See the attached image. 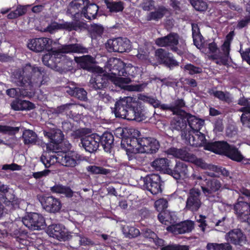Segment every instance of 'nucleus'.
<instances>
[{"instance_id": "nucleus-20", "label": "nucleus", "mask_w": 250, "mask_h": 250, "mask_svg": "<svg viewBox=\"0 0 250 250\" xmlns=\"http://www.w3.org/2000/svg\"><path fill=\"white\" fill-rule=\"evenodd\" d=\"M238 104L243 106L238 111L243 112L240 120L243 126L250 127V101L244 97L241 98Z\"/></svg>"}, {"instance_id": "nucleus-45", "label": "nucleus", "mask_w": 250, "mask_h": 250, "mask_svg": "<svg viewBox=\"0 0 250 250\" xmlns=\"http://www.w3.org/2000/svg\"><path fill=\"white\" fill-rule=\"evenodd\" d=\"M208 250H232V246L229 242L223 243H209L206 246Z\"/></svg>"}, {"instance_id": "nucleus-4", "label": "nucleus", "mask_w": 250, "mask_h": 250, "mask_svg": "<svg viewBox=\"0 0 250 250\" xmlns=\"http://www.w3.org/2000/svg\"><path fill=\"white\" fill-rule=\"evenodd\" d=\"M230 44V41L227 39L222 45L221 51H219L216 43H208L207 52L210 54L208 59L218 65H226L229 57Z\"/></svg>"}, {"instance_id": "nucleus-9", "label": "nucleus", "mask_w": 250, "mask_h": 250, "mask_svg": "<svg viewBox=\"0 0 250 250\" xmlns=\"http://www.w3.org/2000/svg\"><path fill=\"white\" fill-rule=\"evenodd\" d=\"M106 47L109 52L123 53L130 50V42L127 38H117L109 39L106 43Z\"/></svg>"}, {"instance_id": "nucleus-58", "label": "nucleus", "mask_w": 250, "mask_h": 250, "mask_svg": "<svg viewBox=\"0 0 250 250\" xmlns=\"http://www.w3.org/2000/svg\"><path fill=\"white\" fill-rule=\"evenodd\" d=\"M168 202L164 198L159 199L155 202V207L158 211H162L167 207Z\"/></svg>"}, {"instance_id": "nucleus-28", "label": "nucleus", "mask_w": 250, "mask_h": 250, "mask_svg": "<svg viewBox=\"0 0 250 250\" xmlns=\"http://www.w3.org/2000/svg\"><path fill=\"white\" fill-rule=\"evenodd\" d=\"M229 145L225 141H215L208 143L205 146V149L216 153L226 155Z\"/></svg>"}, {"instance_id": "nucleus-41", "label": "nucleus", "mask_w": 250, "mask_h": 250, "mask_svg": "<svg viewBox=\"0 0 250 250\" xmlns=\"http://www.w3.org/2000/svg\"><path fill=\"white\" fill-rule=\"evenodd\" d=\"M226 156L232 159V160L240 162L242 161L244 157L238 149L233 146H229Z\"/></svg>"}, {"instance_id": "nucleus-43", "label": "nucleus", "mask_w": 250, "mask_h": 250, "mask_svg": "<svg viewBox=\"0 0 250 250\" xmlns=\"http://www.w3.org/2000/svg\"><path fill=\"white\" fill-rule=\"evenodd\" d=\"M167 12L168 10L165 7H160L157 10L149 13L147 16V20L158 21L162 19Z\"/></svg>"}, {"instance_id": "nucleus-18", "label": "nucleus", "mask_w": 250, "mask_h": 250, "mask_svg": "<svg viewBox=\"0 0 250 250\" xmlns=\"http://www.w3.org/2000/svg\"><path fill=\"white\" fill-rule=\"evenodd\" d=\"M234 205L235 214L241 222H249L250 220V204L240 200Z\"/></svg>"}, {"instance_id": "nucleus-6", "label": "nucleus", "mask_w": 250, "mask_h": 250, "mask_svg": "<svg viewBox=\"0 0 250 250\" xmlns=\"http://www.w3.org/2000/svg\"><path fill=\"white\" fill-rule=\"evenodd\" d=\"M75 136L81 138L82 146L86 151L92 153L98 149L100 144V136L98 134L83 136V130H78L75 132Z\"/></svg>"}, {"instance_id": "nucleus-21", "label": "nucleus", "mask_w": 250, "mask_h": 250, "mask_svg": "<svg viewBox=\"0 0 250 250\" xmlns=\"http://www.w3.org/2000/svg\"><path fill=\"white\" fill-rule=\"evenodd\" d=\"M41 202L43 208L49 212L56 213L61 208L60 201L53 196L42 197Z\"/></svg>"}, {"instance_id": "nucleus-30", "label": "nucleus", "mask_w": 250, "mask_h": 250, "mask_svg": "<svg viewBox=\"0 0 250 250\" xmlns=\"http://www.w3.org/2000/svg\"><path fill=\"white\" fill-rule=\"evenodd\" d=\"M59 29H65L69 31L75 30V26L73 22H63L61 23L53 22L49 25L44 30L45 31L50 33H53L55 30Z\"/></svg>"}, {"instance_id": "nucleus-25", "label": "nucleus", "mask_w": 250, "mask_h": 250, "mask_svg": "<svg viewBox=\"0 0 250 250\" xmlns=\"http://www.w3.org/2000/svg\"><path fill=\"white\" fill-rule=\"evenodd\" d=\"M65 91L80 100L85 101L87 99V92L83 88L77 87L73 82L68 83L65 87Z\"/></svg>"}, {"instance_id": "nucleus-55", "label": "nucleus", "mask_w": 250, "mask_h": 250, "mask_svg": "<svg viewBox=\"0 0 250 250\" xmlns=\"http://www.w3.org/2000/svg\"><path fill=\"white\" fill-rule=\"evenodd\" d=\"M139 152L138 153H133L128 155V160L132 161L133 163L140 164L144 161V156L139 151V147L138 148Z\"/></svg>"}, {"instance_id": "nucleus-32", "label": "nucleus", "mask_w": 250, "mask_h": 250, "mask_svg": "<svg viewBox=\"0 0 250 250\" xmlns=\"http://www.w3.org/2000/svg\"><path fill=\"white\" fill-rule=\"evenodd\" d=\"M187 121L190 128L188 132L193 133L200 132V130L204 125V121L198 119L194 116L188 115Z\"/></svg>"}, {"instance_id": "nucleus-40", "label": "nucleus", "mask_w": 250, "mask_h": 250, "mask_svg": "<svg viewBox=\"0 0 250 250\" xmlns=\"http://www.w3.org/2000/svg\"><path fill=\"white\" fill-rule=\"evenodd\" d=\"M107 85V78L101 75H97L92 82V87L96 90H102L105 88Z\"/></svg>"}, {"instance_id": "nucleus-38", "label": "nucleus", "mask_w": 250, "mask_h": 250, "mask_svg": "<svg viewBox=\"0 0 250 250\" xmlns=\"http://www.w3.org/2000/svg\"><path fill=\"white\" fill-rule=\"evenodd\" d=\"M208 93L219 100L228 103H230L232 101V97L228 92H223L212 89L208 90Z\"/></svg>"}, {"instance_id": "nucleus-22", "label": "nucleus", "mask_w": 250, "mask_h": 250, "mask_svg": "<svg viewBox=\"0 0 250 250\" xmlns=\"http://www.w3.org/2000/svg\"><path fill=\"white\" fill-rule=\"evenodd\" d=\"M167 153L168 155L180 159L185 161H193L194 160V155L189 152L187 147L177 148L171 147L167 149Z\"/></svg>"}, {"instance_id": "nucleus-10", "label": "nucleus", "mask_w": 250, "mask_h": 250, "mask_svg": "<svg viewBox=\"0 0 250 250\" xmlns=\"http://www.w3.org/2000/svg\"><path fill=\"white\" fill-rule=\"evenodd\" d=\"M207 186L201 185V189L204 195L211 201L218 198L217 191L222 188L221 182L215 179L207 180Z\"/></svg>"}, {"instance_id": "nucleus-56", "label": "nucleus", "mask_w": 250, "mask_h": 250, "mask_svg": "<svg viewBox=\"0 0 250 250\" xmlns=\"http://www.w3.org/2000/svg\"><path fill=\"white\" fill-rule=\"evenodd\" d=\"M19 127H12L8 125H0V132L8 133L9 135H14L19 131Z\"/></svg>"}, {"instance_id": "nucleus-62", "label": "nucleus", "mask_w": 250, "mask_h": 250, "mask_svg": "<svg viewBox=\"0 0 250 250\" xmlns=\"http://www.w3.org/2000/svg\"><path fill=\"white\" fill-rule=\"evenodd\" d=\"M97 96L99 100H102L104 103L109 102L112 100V98L103 89L97 93Z\"/></svg>"}, {"instance_id": "nucleus-17", "label": "nucleus", "mask_w": 250, "mask_h": 250, "mask_svg": "<svg viewBox=\"0 0 250 250\" xmlns=\"http://www.w3.org/2000/svg\"><path fill=\"white\" fill-rule=\"evenodd\" d=\"M179 42V36L176 33H171L166 36L157 38L155 43L160 47H169L171 50L176 52L178 48L176 45Z\"/></svg>"}, {"instance_id": "nucleus-52", "label": "nucleus", "mask_w": 250, "mask_h": 250, "mask_svg": "<svg viewBox=\"0 0 250 250\" xmlns=\"http://www.w3.org/2000/svg\"><path fill=\"white\" fill-rule=\"evenodd\" d=\"M114 132L115 136L119 138L127 139L130 138L131 130L127 128L118 127Z\"/></svg>"}, {"instance_id": "nucleus-61", "label": "nucleus", "mask_w": 250, "mask_h": 250, "mask_svg": "<svg viewBox=\"0 0 250 250\" xmlns=\"http://www.w3.org/2000/svg\"><path fill=\"white\" fill-rule=\"evenodd\" d=\"M141 100H142L145 102H147L154 107H157L159 104V101L151 97L146 96L145 95H141L139 97Z\"/></svg>"}, {"instance_id": "nucleus-27", "label": "nucleus", "mask_w": 250, "mask_h": 250, "mask_svg": "<svg viewBox=\"0 0 250 250\" xmlns=\"http://www.w3.org/2000/svg\"><path fill=\"white\" fill-rule=\"evenodd\" d=\"M50 42H51V40L47 38L33 39L29 41L27 44V47L31 50L36 52H40L46 48L47 45Z\"/></svg>"}, {"instance_id": "nucleus-5", "label": "nucleus", "mask_w": 250, "mask_h": 250, "mask_svg": "<svg viewBox=\"0 0 250 250\" xmlns=\"http://www.w3.org/2000/svg\"><path fill=\"white\" fill-rule=\"evenodd\" d=\"M80 155L77 152L69 151L57 153L56 156L52 157V163H58L61 165L74 167L77 165V161L80 159Z\"/></svg>"}, {"instance_id": "nucleus-8", "label": "nucleus", "mask_w": 250, "mask_h": 250, "mask_svg": "<svg viewBox=\"0 0 250 250\" xmlns=\"http://www.w3.org/2000/svg\"><path fill=\"white\" fill-rule=\"evenodd\" d=\"M143 187L153 195L162 192L161 180L160 176L158 174H150L141 178Z\"/></svg>"}, {"instance_id": "nucleus-37", "label": "nucleus", "mask_w": 250, "mask_h": 250, "mask_svg": "<svg viewBox=\"0 0 250 250\" xmlns=\"http://www.w3.org/2000/svg\"><path fill=\"white\" fill-rule=\"evenodd\" d=\"M99 10V7L95 3H90L84 6L83 13L85 18L91 20L95 19Z\"/></svg>"}, {"instance_id": "nucleus-34", "label": "nucleus", "mask_w": 250, "mask_h": 250, "mask_svg": "<svg viewBox=\"0 0 250 250\" xmlns=\"http://www.w3.org/2000/svg\"><path fill=\"white\" fill-rule=\"evenodd\" d=\"M44 134L50 140L51 142L56 144L61 143L64 138L62 131L58 129L44 131Z\"/></svg>"}, {"instance_id": "nucleus-39", "label": "nucleus", "mask_w": 250, "mask_h": 250, "mask_svg": "<svg viewBox=\"0 0 250 250\" xmlns=\"http://www.w3.org/2000/svg\"><path fill=\"white\" fill-rule=\"evenodd\" d=\"M107 8L111 13H118L122 12L125 7V3L121 1H109L105 0Z\"/></svg>"}, {"instance_id": "nucleus-53", "label": "nucleus", "mask_w": 250, "mask_h": 250, "mask_svg": "<svg viewBox=\"0 0 250 250\" xmlns=\"http://www.w3.org/2000/svg\"><path fill=\"white\" fill-rule=\"evenodd\" d=\"M190 2L197 11H204L208 8L207 3L202 0H190Z\"/></svg>"}, {"instance_id": "nucleus-23", "label": "nucleus", "mask_w": 250, "mask_h": 250, "mask_svg": "<svg viewBox=\"0 0 250 250\" xmlns=\"http://www.w3.org/2000/svg\"><path fill=\"white\" fill-rule=\"evenodd\" d=\"M193 228V222L187 221L181 224L168 226L167 228V230L176 235L190 232Z\"/></svg>"}, {"instance_id": "nucleus-63", "label": "nucleus", "mask_w": 250, "mask_h": 250, "mask_svg": "<svg viewBox=\"0 0 250 250\" xmlns=\"http://www.w3.org/2000/svg\"><path fill=\"white\" fill-rule=\"evenodd\" d=\"M56 153L49 155L48 157L47 156L42 155L41 157V161L44 165L45 167H49L51 165H54L55 163H52V157L56 156Z\"/></svg>"}, {"instance_id": "nucleus-51", "label": "nucleus", "mask_w": 250, "mask_h": 250, "mask_svg": "<svg viewBox=\"0 0 250 250\" xmlns=\"http://www.w3.org/2000/svg\"><path fill=\"white\" fill-rule=\"evenodd\" d=\"M87 171L93 174L106 175L110 173V170L101 167L89 166L86 168Z\"/></svg>"}, {"instance_id": "nucleus-31", "label": "nucleus", "mask_w": 250, "mask_h": 250, "mask_svg": "<svg viewBox=\"0 0 250 250\" xmlns=\"http://www.w3.org/2000/svg\"><path fill=\"white\" fill-rule=\"evenodd\" d=\"M100 142L104 149L107 152H110L113 146L114 137L112 133L105 132L100 136Z\"/></svg>"}, {"instance_id": "nucleus-15", "label": "nucleus", "mask_w": 250, "mask_h": 250, "mask_svg": "<svg viewBox=\"0 0 250 250\" xmlns=\"http://www.w3.org/2000/svg\"><path fill=\"white\" fill-rule=\"evenodd\" d=\"M182 139L185 141L186 144L196 147L201 146L206 143V139L204 134L200 131L193 133V132H188L182 133Z\"/></svg>"}, {"instance_id": "nucleus-44", "label": "nucleus", "mask_w": 250, "mask_h": 250, "mask_svg": "<svg viewBox=\"0 0 250 250\" xmlns=\"http://www.w3.org/2000/svg\"><path fill=\"white\" fill-rule=\"evenodd\" d=\"M75 107V104H66L58 106L54 108L53 113L55 114H65L70 115L71 114L72 109Z\"/></svg>"}, {"instance_id": "nucleus-64", "label": "nucleus", "mask_w": 250, "mask_h": 250, "mask_svg": "<svg viewBox=\"0 0 250 250\" xmlns=\"http://www.w3.org/2000/svg\"><path fill=\"white\" fill-rule=\"evenodd\" d=\"M140 6L145 11H149L154 6V1L153 0H143Z\"/></svg>"}, {"instance_id": "nucleus-59", "label": "nucleus", "mask_w": 250, "mask_h": 250, "mask_svg": "<svg viewBox=\"0 0 250 250\" xmlns=\"http://www.w3.org/2000/svg\"><path fill=\"white\" fill-rule=\"evenodd\" d=\"M191 180L194 181V185H204L201 182L204 180L202 175L197 171H194L190 177Z\"/></svg>"}, {"instance_id": "nucleus-60", "label": "nucleus", "mask_w": 250, "mask_h": 250, "mask_svg": "<svg viewBox=\"0 0 250 250\" xmlns=\"http://www.w3.org/2000/svg\"><path fill=\"white\" fill-rule=\"evenodd\" d=\"M184 68L185 70L187 71L190 75L198 74L202 72L201 68L196 67L190 63L185 65Z\"/></svg>"}, {"instance_id": "nucleus-24", "label": "nucleus", "mask_w": 250, "mask_h": 250, "mask_svg": "<svg viewBox=\"0 0 250 250\" xmlns=\"http://www.w3.org/2000/svg\"><path fill=\"white\" fill-rule=\"evenodd\" d=\"M132 99L129 97H124L117 101L115 104L114 112L116 117L124 118L129 106H131Z\"/></svg>"}, {"instance_id": "nucleus-29", "label": "nucleus", "mask_w": 250, "mask_h": 250, "mask_svg": "<svg viewBox=\"0 0 250 250\" xmlns=\"http://www.w3.org/2000/svg\"><path fill=\"white\" fill-rule=\"evenodd\" d=\"M144 114L142 113L140 108L133 106L131 102V106H129L127 109L125 117L124 119L128 120L141 121L144 119Z\"/></svg>"}, {"instance_id": "nucleus-57", "label": "nucleus", "mask_w": 250, "mask_h": 250, "mask_svg": "<svg viewBox=\"0 0 250 250\" xmlns=\"http://www.w3.org/2000/svg\"><path fill=\"white\" fill-rule=\"evenodd\" d=\"M53 50L51 52L43 55L42 57V61L43 64L51 68V67H54L53 62Z\"/></svg>"}, {"instance_id": "nucleus-13", "label": "nucleus", "mask_w": 250, "mask_h": 250, "mask_svg": "<svg viewBox=\"0 0 250 250\" xmlns=\"http://www.w3.org/2000/svg\"><path fill=\"white\" fill-rule=\"evenodd\" d=\"M136 141L140 146L139 151L141 153H156L159 147L158 142L152 138L143 137L136 139Z\"/></svg>"}, {"instance_id": "nucleus-48", "label": "nucleus", "mask_w": 250, "mask_h": 250, "mask_svg": "<svg viewBox=\"0 0 250 250\" xmlns=\"http://www.w3.org/2000/svg\"><path fill=\"white\" fill-rule=\"evenodd\" d=\"M51 190L53 192L64 194L67 197H72L73 195V192L70 188L60 185H56L51 187Z\"/></svg>"}, {"instance_id": "nucleus-47", "label": "nucleus", "mask_w": 250, "mask_h": 250, "mask_svg": "<svg viewBox=\"0 0 250 250\" xmlns=\"http://www.w3.org/2000/svg\"><path fill=\"white\" fill-rule=\"evenodd\" d=\"M75 61L80 63L82 67L87 69L90 64L94 62V59L90 55H84L80 57H75Z\"/></svg>"}, {"instance_id": "nucleus-1", "label": "nucleus", "mask_w": 250, "mask_h": 250, "mask_svg": "<svg viewBox=\"0 0 250 250\" xmlns=\"http://www.w3.org/2000/svg\"><path fill=\"white\" fill-rule=\"evenodd\" d=\"M23 76L19 72L14 73L12 81L17 85L24 87L19 88V98L30 97L32 96V92L28 90L31 91L34 87L40 85L43 71L42 67L28 64L23 69Z\"/></svg>"}, {"instance_id": "nucleus-14", "label": "nucleus", "mask_w": 250, "mask_h": 250, "mask_svg": "<svg viewBox=\"0 0 250 250\" xmlns=\"http://www.w3.org/2000/svg\"><path fill=\"white\" fill-rule=\"evenodd\" d=\"M155 56L160 64H164L170 69L179 65L178 62L173 58L171 54L163 48L156 49Z\"/></svg>"}, {"instance_id": "nucleus-11", "label": "nucleus", "mask_w": 250, "mask_h": 250, "mask_svg": "<svg viewBox=\"0 0 250 250\" xmlns=\"http://www.w3.org/2000/svg\"><path fill=\"white\" fill-rule=\"evenodd\" d=\"M22 223L27 228L34 230L43 229L47 225L43 216L37 213H33L25 217L22 219Z\"/></svg>"}, {"instance_id": "nucleus-42", "label": "nucleus", "mask_w": 250, "mask_h": 250, "mask_svg": "<svg viewBox=\"0 0 250 250\" xmlns=\"http://www.w3.org/2000/svg\"><path fill=\"white\" fill-rule=\"evenodd\" d=\"M22 138L25 145H34L38 141V137L36 133L29 129L25 130L23 132Z\"/></svg>"}, {"instance_id": "nucleus-3", "label": "nucleus", "mask_w": 250, "mask_h": 250, "mask_svg": "<svg viewBox=\"0 0 250 250\" xmlns=\"http://www.w3.org/2000/svg\"><path fill=\"white\" fill-rule=\"evenodd\" d=\"M115 64L121 67L118 70L117 74L119 77H116L112 78V81L119 87L125 89L128 87V90L130 91H139L142 90V86L136 85L135 86H126L125 84L130 83L131 79L134 78L137 73V70L135 67L131 66L130 67L125 66V63L119 59L114 60Z\"/></svg>"}, {"instance_id": "nucleus-49", "label": "nucleus", "mask_w": 250, "mask_h": 250, "mask_svg": "<svg viewBox=\"0 0 250 250\" xmlns=\"http://www.w3.org/2000/svg\"><path fill=\"white\" fill-rule=\"evenodd\" d=\"M123 231L126 237L132 238L139 235L140 232L138 229L134 227L125 226L123 228Z\"/></svg>"}, {"instance_id": "nucleus-26", "label": "nucleus", "mask_w": 250, "mask_h": 250, "mask_svg": "<svg viewBox=\"0 0 250 250\" xmlns=\"http://www.w3.org/2000/svg\"><path fill=\"white\" fill-rule=\"evenodd\" d=\"M189 170L187 164L183 162L177 163L173 169H170L168 174L176 179L185 178L188 176Z\"/></svg>"}, {"instance_id": "nucleus-36", "label": "nucleus", "mask_w": 250, "mask_h": 250, "mask_svg": "<svg viewBox=\"0 0 250 250\" xmlns=\"http://www.w3.org/2000/svg\"><path fill=\"white\" fill-rule=\"evenodd\" d=\"M85 3L83 0H74L72 1L67 7V13L72 16L79 14L82 9H83Z\"/></svg>"}, {"instance_id": "nucleus-12", "label": "nucleus", "mask_w": 250, "mask_h": 250, "mask_svg": "<svg viewBox=\"0 0 250 250\" xmlns=\"http://www.w3.org/2000/svg\"><path fill=\"white\" fill-rule=\"evenodd\" d=\"M0 192L3 194L1 201L10 210L19 207L18 199L15 197L13 192L10 191L8 186L0 184Z\"/></svg>"}, {"instance_id": "nucleus-35", "label": "nucleus", "mask_w": 250, "mask_h": 250, "mask_svg": "<svg viewBox=\"0 0 250 250\" xmlns=\"http://www.w3.org/2000/svg\"><path fill=\"white\" fill-rule=\"evenodd\" d=\"M170 161L166 158H159L155 160L151 164L156 170L162 171L168 174Z\"/></svg>"}, {"instance_id": "nucleus-46", "label": "nucleus", "mask_w": 250, "mask_h": 250, "mask_svg": "<svg viewBox=\"0 0 250 250\" xmlns=\"http://www.w3.org/2000/svg\"><path fill=\"white\" fill-rule=\"evenodd\" d=\"M172 112L173 114L182 115L185 114L182 108L186 106L185 101L182 99H178L172 104Z\"/></svg>"}, {"instance_id": "nucleus-33", "label": "nucleus", "mask_w": 250, "mask_h": 250, "mask_svg": "<svg viewBox=\"0 0 250 250\" xmlns=\"http://www.w3.org/2000/svg\"><path fill=\"white\" fill-rule=\"evenodd\" d=\"M172 129L181 131V134L184 132H188L185 130L187 127V121L181 117V115H177L174 117L171 122Z\"/></svg>"}, {"instance_id": "nucleus-2", "label": "nucleus", "mask_w": 250, "mask_h": 250, "mask_svg": "<svg viewBox=\"0 0 250 250\" xmlns=\"http://www.w3.org/2000/svg\"><path fill=\"white\" fill-rule=\"evenodd\" d=\"M88 48L80 43L64 44L60 46L57 50L53 51V62L54 67L51 69L62 73L67 70L68 64L70 62L67 60L66 53H87Z\"/></svg>"}, {"instance_id": "nucleus-54", "label": "nucleus", "mask_w": 250, "mask_h": 250, "mask_svg": "<svg viewBox=\"0 0 250 250\" xmlns=\"http://www.w3.org/2000/svg\"><path fill=\"white\" fill-rule=\"evenodd\" d=\"M192 38L194 45L198 48H200L202 43V36L199 32L198 28H192Z\"/></svg>"}, {"instance_id": "nucleus-16", "label": "nucleus", "mask_w": 250, "mask_h": 250, "mask_svg": "<svg viewBox=\"0 0 250 250\" xmlns=\"http://www.w3.org/2000/svg\"><path fill=\"white\" fill-rule=\"evenodd\" d=\"M225 239L230 244L234 245L243 246L246 243L247 237L240 229H234L227 232Z\"/></svg>"}, {"instance_id": "nucleus-7", "label": "nucleus", "mask_w": 250, "mask_h": 250, "mask_svg": "<svg viewBox=\"0 0 250 250\" xmlns=\"http://www.w3.org/2000/svg\"><path fill=\"white\" fill-rule=\"evenodd\" d=\"M202 193L198 188H190L187 195L185 209L194 212L197 211L201 207Z\"/></svg>"}, {"instance_id": "nucleus-50", "label": "nucleus", "mask_w": 250, "mask_h": 250, "mask_svg": "<svg viewBox=\"0 0 250 250\" xmlns=\"http://www.w3.org/2000/svg\"><path fill=\"white\" fill-rule=\"evenodd\" d=\"M26 7L25 6L19 5L17 6L16 9L9 13L7 15L9 19H16L20 16H22L26 13Z\"/></svg>"}, {"instance_id": "nucleus-19", "label": "nucleus", "mask_w": 250, "mask_h": 250, "mask_svg": "<svg viewBox=\"0 0 250 250\" xmlns=\"http://www.w3.org/2000/svg\"><path fill=\"white\" fill-rule=\"evenodd\" d=\"M48 234L59 240L65 241L69 237L67 229L61 224H52L48 226L47 229Z\"/></svg>"}]
</instances>
